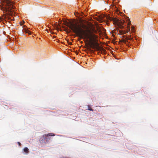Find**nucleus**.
I'll list each match as a JSON object with an SVG mask.
<instances>
[{
    "label": "nucleus",
    "instance_id": "nucleus-10",
    "mask_svg": "<svg viewBox=\"0 0 158 158\" xmlns=\"http://www.w3.org/2000/svg\"><path fill=\"white\" fill-rule=\"evenodd\" d=\"M131 31L132 32H135V28L134 27L132 26L131 27Z\"/></svg>",
    "mask_w": 158,
    "mask_h": 158
},
{
    "label": "nucleus",
    "instance_id": "nucleus-21",
    "mask_svg": "<svg viewBox=\"0 0 158 158\" xmlns=\"http://www.w3.org/2000/svg\"><path fill=\"white\" fill-rule=\"evenodd\" d=\"M122 40H124V39H122Z\"/></svg>",
    "mask_w": 158,
    "mask_h": 158
},
{
    "label": "nucleus",
    "instance_id": "nucleus-20",
    "mask_svg": "<svg viewBox=\"0 0 158 158\" xmlns=\"http://www.w3.org/2000/svg\"><path fill=\"white\" fill-rule=\"evenodd\" d=\"M23 23H22V24H21V25H22L23 24Z\"/></svg>",
    "mask_w": 158,
    "mask_h": 158
},
{
    "label": "nucleus",
    "instance_id": "nucleus-5",
    "mask_svg": "<svg viewBox=\"0 0 158 158\" xmlns=\"http://www.w3.org/2000/svg\"><path fill=\"white\" fill-rule=\"evenodd\" d=\"M128 40H119L118 42V44H121L122 43H124L126 44L127 46H129L130 42H128Z\"/></svg>",
    "mask_w": 158,
    "mask_h": 158
},
{
    "label": "nucleus",
    "instance_id": "nucleus-8",
    "mask_svg": "<svg viewBox=\"0 0 158 158\" xmlns=\"http://www.w3.org/2000/svg\"><path fill=\"white\" fill-rule=\"evenodd\" d=\"M88 110H90V111H94L93 109L91 108V107H90V106L88 105Z\"/></svg>",
    "mask_w": 158,
    "mask_h": 158
},
{
    "label": "nucleus",
    "instance_id": "nucleus-11",
    "mask_svg": "<svg viewBox=\"0 0 158 158\" xmlns=\"http://www.w3.org/2000/svg\"><path fill=\"white\" fill-rule=\"evenodd\" d=\"M64 30L65 31H66L67 32H69L70 30H69L67 28L65 27L64 28Z\"/></svg>",
    "mask_w": 158,
    "mask_h": 158
},
{
    "label": "nucleus",
    "instance_id": "nucleus-13",
    "mask_svg": "<svg viewBox=\"0 0 158 158\" xmlns=\"http://www.w3.org/2000/svg\"><path fill=\"white\" fill-rule=\"evenodd\" d=\"M111 42L114 44H117V41H115V40H111Z\"/></svg>",
    "mask_w": 158,
    "mask_h": 158
},
{
    "label": "nucleus",
    "instance_id": "nucleus-19",
    "mask_svg": "<svg viewBox=\"0 0 158 158\" xmlns=\"http://www.w3.org/2000/svg\"><path fill=\"white\" fill-rule=\"evenodd\" d=\"M15 40L16 41L15 42H17V40Z\"/></svg>",
    "mask_w": 158,
    "mask_h": 158
},
{
    "label": "nucleus",
    "instance_id": "nucleus-16",
    "mask_svg": "<svg viewBox=\"0 0 158 158\" xmlns=\"http://www.w3.org/2000/svg\"><path fill=\"white\" fill-rule=\"evenodd\" d=\"M56 37L55 36H54L53 35L52 36V39H54V38H55Z\"/></svg>",
    "mask_w": 158,
    "mask_h": 158
},
{
    "label": "nucleus",
    "instance_id": "nucleus-12",
    "mask_svg": "<svg viewBox=\"0 0 158 158\" xmlns=\"http://www.w3.org/2000/svg\"><path fill=\"white\" fill-rule=\"evenodd\" d=\"M66 43L69 44L71 45L72 44V42L69 41V40H66Z\"/></svg>",
    "mask_w": 158,
    "mask_h": 158
},
{
    "label": "nucleus",
    "instance_id": "nucleus-7",
    "mask_svg": "<svg viewBox=\"0 0 158 158\" xmlns=\"http://www.w3.org/2000/svg\"><path fill=\"white\" fill-rule=\"evenodd\" d=\"M23 150L24 152L25 153H28L29 152V149L27 147L24 148Z\"/></svg>",
    "mask_w": 158,
    "mask_h": 158
},
{
    "label": "nucleus",
    "instance_id": "nucleus-6",
    "mask_svg": "<svg viewBox=\"0 0 158 158\" xmlns=\"http://www.w3.org/2000/svg\"><path fill=\"white\" fill-rule=\"evenodd\" d=\"M107 18L109 20L113 21L114 22H117L118 20L116 18H113L110 17L108 16L107 17Z\"/></svg>",
    "mask_w": 158,
    "mask_h": 158
},
{
    "label": "nucleus",
    "instance_id": "nucleus-3",
    "mask_svg": "<svg viewBox=\"0 0 158 158\" xmlns=\"http://www.w3.org/2000/svg\"><path fill=\"white\" fill-rule=\"evenodd\" d=\"M3 3V5L5 6L6 11H8V12L6 13V15L5 16V18L7 20L14 21V18H13L12 19L10 17V16H13V12L14 11L12 10V9H15V8L13 3L8 0H5Z\"/></svg>",
    "mask_w": 158,
    "mask_h": 158
},
{
    "label": "nucleus",
    "instance_id": "nucleus-2",
    "mask_svg": "<svg viewBox=\"0 0 158 158\" xmlns=\"http://www.w3.org/2000/svg\"><path fill=\"white\" fill-rule=\"evenodd\" d=\"M84 42L87 47H90L92 48L95 49L99 52L103 54L106 53V50L102 47V45H104L106 43L105 42H102L99 40H84Z\"/></svg>",
    "mask_w": 158,
    "mask_h": 158
},
{
    "label": "nucleus",
    "instance_id": "nucleus-17",
    "mask_svg": "<svg viewBox=\"0 0 158 158\" xmlns=\"http://www.w3.org/2000/svg\"><path fill=\"white\" fill-rule=\"evenodd\" d=\"M80 43L82 44V43H83V41H81V42H80Z\"/></svg>",
    "mask_w": 158,
    "mask_h": 158
},
{
    "label": "nucleus",
    "instance_id": "nucleus-22",
    "mask_svg": "<svg viewBox=\"0 0 158 158\" xmlns=\"http://www.w3.org/2000/svg\"><path fill=\"white\" fill-rule=\"evenodd\" d=\"M132 39H133L132 38H131V40H132Z\"/></svg>",
    "mask_w": 158,
    "mask_h": 158
},
{
    "label": "nucleus",
    "instance_id": "nucleus-9",
    "mask_svg": "<svg viewBox=\"0 0 158 158\" xmlns=\"http://www.w3.org/2000/svg\"><path fill=\"white\" fill-rule=\"evenodd\" d=\"M104 38L105 39H108V36L104 34L103 35V38H102V40L104 39Z\"/></svg>",
    "mask_w": 158,
    "mask_h": 158
},
{
    "label": "nucleus",
    "instance_id": "nucleus-4",
    "mask_svg": "<svg viewBox=\"0 0 158 158\" xmlns=\"http://www.w3.org/2000/svg\"><path fill=\"white\" fill-rule=\"evenodd\" d=\"M55 135L53 133H50L44 135H43V137L45 139L49 140L50 139V138L49 137L50 136H54Z\"/></svg>",
    "mask_w": 158,
    "mask_h": 158
},
{
    "label": "nucleus",
    "instance_id": "nucleus-14",
    "mask_svg": "<svg viewBox=\"0 0 158 158\" xmlns=\"http://www.w3.org/2000/svg\"><path fill=\"white\" fill-rule=\"evenodd\" d=\"M56 28L57 30H60V27L58 26H57V27H56Z\"/></svg>",
    "mask_w": 158,
    "mask_h": 158
},
{
    "label": "nucleus",
    "instance_id": "nucleus-18",
    "mask_svg": "<svg viewBox=\"0 0 158 158\" xmlns=\"http://www.w3.org/2000/svg\"><path fill=\"white\" fill-rule=\"evenodd\" d=\"M137 38H135V40H137Z\"/></svg>",
    "mask_w": 158,
    "mask_h": 158
},
{
    "label": "nucleus",
    "instance_id": "nucleus-15",
    "mask_svg": "<svg viewBox=\"0 0 158 158\" xmlns=\"http://www.w3.org/2000/svg\"><path fill=\"white\" fill-rule=\"evenodd\" d=\"M18 144H19V146H20L21 144L20 142H18Z\"/></svg>",
    "mask_w": 158,
    "mask_h": 158
},
{
    "label": "nucleus",
    "instance_id": "nucleus-1",
    "mask_svg": "<svg viewBox=\"0 0 158 158\" xmlns=\"http://www.w3.org/2000/svg\"><path fill=\"white\" fill-rule=\"evenodd\" d=\"M65 25L73 31V32L77 34L81 39L86 40H97L98 36L95 34L96 31L94 29L89 28L84 24L82 25V27L85 28L82 29L80 25L74 23L73 22H66Z\"/></svg>",
    "mask_w": 158,
    "mask_h": 158
}]
</instances>
